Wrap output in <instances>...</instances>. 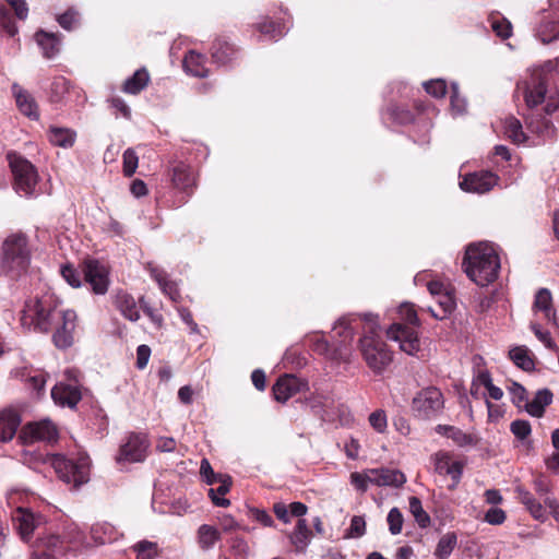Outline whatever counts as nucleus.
Instances as JSON below:
<instances>
[{
	"mask_svg": "<svg viewBox=\"0 0 559 559\" xmlns=\"http://www.w3.org/2000/svg\"><path fill=\"white\" fill-rule=\"evenodd\" d=\"M371 485L400 487L406 481L405 475L399 469L370 468Z\"/></svg>",
	"mask_w": 559,
	"mask_h": 559,
	"instance_id": "a211bd4d",
	"label": "nucleus"
},
{
	"mask_svg": "<svg viewBox=\"0 0 559 559\" xmlns=\"http://www.w3.org/2000/svg\"><path fill=\"white\" fill-rule=\"evenodd\" d=\"M304 383L301 380L293 374H285L281 377L273 385L274 399L277 402L285 403L293 395L299 392Z\"/></svg>",
	"mask_w": 559,
	"mask_h": 559,
	"instance_id": "dca6fc26",
	"label": "nucleus"
},
{
	"mask_svg": "<svg viewBox=\"0 0 559 559\" xmlns=\"http://www.w3.org/2000/svg\"><path fill=\"white\" fill-rule=\"evenodd\" d=\"M331 404V400L323 395H313L308 400V405L312 412L321 418H324L326 415V408H329Z\"/></svg>",
	"mask_w": 559,
	"mask_h": 559,
	"instance_id": "49530a36",
	"label": "nucleus"
},
{
	"mask_svg": "<svg viewBox=\"0 0 559 559\" xmlns=\"http://www.w3.org/2000/svg\"><path fill=\"white\" fill-rule=\"evenodd\" d=\"M535 35L543 44L559 40V21L555 20L552 14H549L540 21L535 29Z\"/></svg>",
	"mask_w": 559,
	"mask_h": 559,
	"instance_id": "b1692460",
	"label": "nucleus"
},
{
	"mask_svg": "<svg viewBox=\"0 0 559 559\" xmlns=\"http://www.w3.org/2000/svg\"><path fill=\"white\" fill-rule=\"evenodd\" d=\"M61 275L64 281L72 287L79 288L82 285L80 273L72 265L61 267Z\"/></svg>",
	"mask_w": 559,
	"mask_h": 559,
	"instance_id": "6e6d98bb",
	"label": "nucleus"
},
{
	"mask_svg": "<svg viewBox=\"0 0 559 559\" xmlns=\"http://www.w3.org/2000/svg\"><path fill=\"white\" fill-rule=\"evenodd\" d=\"M552 393L548 389L538 390L531 402H526L524 407L526 412L534 417H542L545 412V407L551 404Z\"/></svg>",
	"mask_w": 559,
	"mask_h": 559,
	"instance_id": "bb28decb",
	"label": "nucleus"
},
{
	"mask_svg": "<svg viewBox=\"0 0 559 559\" xmlns=\"http://www.w3.org/2000/svg\"><path fill=\"white\" fill-rule=\"evenodd\" d=\"M359 349L367 366L377 374L382 373L392 362L393 354L385 342L371 333L364 335L359 341Z\"/></svg>",
	"mask_w": 559,
	"mask_h": 559,
	"instance_id": "39448f33",
	"label": "nucleus"
},
{
	"mask_svg": "<svg viewBox=\"0 0 559 559\" xmlns=\"http://www.w3.org/2000/svg\"><path fill=\"white\" fill-rule=\"evenodd\" d=\"M51 464L59 478L67 484H73L75 488L90 479V459L86 455H81L75 461L55 455Z\"/></svg>",
	"mask_w": 559,
	"mask_h": 559,
	"instance_id": "423d86ee",
	"label": "nucleus"
},
{
	"mask_svg": "<svg viewBox=\"0 0 559 559\" xmlns=\"http://www.w3.org/2000/svg\"><path fill=\"white\" fill-rule=\"evenodd\" d=\"M527 126L532 132L544 139H551L555 136L556 129L551 121L546 117L537 116L536 118H531Z\"/></svg>",
	"mask_w": 559,
	"mask_h": 559,
	"instance_id": "c9c22d12",
	"label": "nucleus"
},
{
	"mask_svg": "<svg viewBox=\"0 0 559 559\" xmlns=\"http://www.w3.org/2000/svg\"><path fill=\"white\" fill-rule=\"evenodd\" d=\"M35 40L41 48L43 56L45 58L51 59L59 52L60 39L56 34L40 29L35 34Z\"/></svg>",
	"mask_w": 559,
	"mask_h": 559,
	"instance_id": "a878e982",
	"label": "nucleus"
},
{
	"mask_svg": "<svg viewBox=\"0 0 559 559\" xmlns=\"http://www.w3.org/2000/svg\"><path fill=\"white\" fill-rule=\"evenodd\" d=\"M8 4L14 10L20 20H25L28 15V7L25 0H7Z\"/></svg>",
	"mask_w": 559,
	"mask_h": 559,
	"instance_id": "338daca9",
	"label": "nucleus"
},
{
	"mask_svg": "<svg viewBox=\"0 0 559 559\" xmlns=\"http://www.w3.org/2000/svg\"><path fill=\"white\" fill-rule=\"evenodd\" d=\"M204 62L205 58L203 55L189 51L183 59V68L188 73L194 76L204 78L207 74Z\"/></svg>",
	"mask_w": 559,
	"mask_h": 559,
	"instance_id": "7c9ffc66",
	"label": "nucleus"
},
{
	"mask_svg": "<svg viewBox=\"0 0 559 559\" xmlns=\"http://www.w3.org/2000/svg\"><path fill=\"white\" fill-rule=\"evenodd\" d=\"M147 270L151 276L156 281L162 292L167 295L173 301H178L180 294L178 290L177 283L168 280L167 273L152 263L147 264Z\"/></svg>",
	"mask_w": 559,
	"mask_h": 559,
	"instance_id": "aec40b11",
	"label": "nucleus"
},
{
	"mask_svg": "<svg viewBox=\"0 0 559 559\" xmlns=\"http://www.w3.org/2000/svg\"><path fill=\"white\" fill-rule=\"evenodd\" d=\"M12 94L19 110L31 119H38L39 111L35 98L17 83L12 84Z\"/></svg>",
	"mask_w": 559,
	"mask_h": 559,
	"instance_id": "f3484780",
	"label": "nucleus"
},
{
	"mask_svg": "<svg viewBox=\"0 0 559 559\" xmlns=\"http://www.w3.org/2000/svg\"><path fill=\"white\" fill-rule=\"evenodd\" d=\"M510 359L514 365L524 371L534 369V360L528 355V349L525 346H515L509 350Z\"/></svg>",
	"mask_w": 559,
	"mask_h": 559,
	"instance_id": "4c0bfd02",
	"label": "nucleus"
},
{
	"mask_svg": "<svg viewBox=\"0 0 559 559\" xmlns=\"http://www.w3.org/2000/svg\"><path fill=\"white\" fill-rule=\"evenodd\" d=\"M350 483L352 485L359 491L365 492L368 489V486L371 485V475L370 469H367L362 473L354 472L350 474Z\"/></svg>",
	"mask_w": 559,
	"mask_h": 559,
	"instance_id": "8fccbe9b",
	"label": "nucleus"
},
{
	"mask_svg": "<svg viewBox=\"0 0 559 559\" xmlns=\"http://www.w3.org/2000/svg\"><path fill=\"white\" fill-rule=\"evenodd\" d=\"M426 92L436 98L443 97L447 93L445 81L441 79L431 80L424 83Z\"/></svg>",
	"mask_w": 559,
	"mask_h": 559,
	"instance_id": "864d4df0",
	"label": "nucleus"
},
{
	"mask_svg": "<svg viewBox=\"0 0 559 559\" xmlns=\"http://www.w3.org/2000/svg\"><path fill=\"white\" fill-rule=\"evenodd\" d=\"M51 144L60 147H71L75 141V133L68 128L51 127L48 132Z\"/></svg>",
	"mask_w": 559,
	"mask_h": 559,
	"instance_id": "2f4dec72",
	"label": "nucleus"
},
{
	"mask_svg": "<svg viewBox=\"0 0 559 559\" xmlns=\"http://www.w3.org/2000/svg\"><path fill=\"white\" fill-rule=\"evenodd\" d=\"M531 329L535 336L547 347L552 348L555 343L550 336V333L548 331H544L539 324L532 323Z\"/></svg>",
	"mask_w": 559,
	"mask_h": 559,
	"instance_id": "0e129e2a",
	"label": "nucleus"
},
{
	"mask_svg": "<svg viewBox=\"0 0 559 559\" xmlns=\"http://www.w3.org/2000/svg\"><path fill=\"white\" fill-rule=\"evenodd\" d=\"M138 559H154L158 556V546L156 543L142 540L133 546Z\"/></svg>",
	"mask_w": 559,
	"mask_h": 559,
	"instance_id": "c03bdc74",
	"label": "nucleus"
},
{
	"mask_svg": "<svg viewBox=\"0 0 559 559\" xmlns=\"http://www.w3.org/2000/svg\"><path fill=\"white\" fill-rule=\"evenodd\" d=\"M139 157L132 148H128L123 153V174L131 177L138 168Z\"/></svg>",
	"mask_w": 559,
	"mask_h": 559,
	"instance_id": "3c124183",
	"label": "nucleus"
},
{
	"mask_svg": "<svg viewBox=\"0 0 559 559\" xmlns=\"http://www.w3.org/2000/svg\"><path fill=\"white\" fill-rule=\"evenodd\" d=\"M63 539L59 535H55L51 533L43 534L38 536L36 540L33 543V550H37L38 554L47 552V551H57L61 550L63 547Z\"/></svg>",
	"mask_w": 559,
	"mask_h": 559,
	"instance_id": "c85d7f7f",
	"label": "nucleus"
},
{
	"mask_svg": "<svg viewBox=\"0 0 559 559\" xmlns=\"http://www.w3.org/2000/svg\"><path fill=\"white\" fill-rule=\"evenodd\" d=\"M58 23L62 28L71 31L79 24V14L73 10H69L58 17Z\"/></svg>",
	"mask_w": 559,
	"mask_h": 559,
	"instance_id": "052dcab7",
	"label": "nucleus"
},
{
	"mask_svg": "<svg viewBox=\"0 0 559 559\" xmlns=\"http://www.w3.org/2000/svg\"><path fill=\"white\" fill-rule=\"evenodd\" d=\"M544 506L550 510L552 518L559 523V501L555 497L546 496Z\"/></svg>",
	"mask_w": 559,
	"mask_h": 559,
	"instance_id": "774afa93",
	"label": "nucleus"
},
{
	"mask_svg": "<svg viewBox=\"0 0 559 559\" xmlns=\"http://www.w3.org/2000/svg\"><path fill=\"white\" fill-rule=\"evenodd\" d=\"M366 522L361 516H353L350 521L349 534L352 537H360L365 534Z\"/></svg>",
	"mask_w": 559,
	"mask_h": 559,
	"instance_id": "69168bd1",
	"label": "nucleus"
},
{
	"mask_svg": "<svg viewBox=\"0 0 559 559\" xmlns=\"http://www.w3.org/2000/svg\"><path fill=\"white\" fill-rule=\"evenodd\" d=\"M12 519L24 540L28 539L40 522L39 518L35 516L34 513L24 508H17L14 511Z\"/></svg>",
	"mask_w": 559,
	"mask_h": 559,
	"instance_id": "6ab92c4d",
	"label": "nucleus"
},
{
	"mask_svg": "<svg viewBox=\"0 0 559 559\" xmlns=\"http://www.w3.org/2000/svg\"><path fill=\"white\" fill-rule=\"evenodd\" d=\"M311 537V531L308 527L306 520L299 519L294 533L290 535V542L295 545L297 550H305Z\"/></svg>",
	"mask_w": 559,
	"mask_h": 559,
	"instance_id": "e433bc0d",
	"label": "nucleus"
},
{
	"mask_svg": "<svg viewBox=\"0 0 559 559\" xmlns=\"http://www.w3.org/2000/svg\"><path fill=\"white\" fill-rule=\"evenodd\" d=\"M457 544L456 534L453 532L444 534L438 542L435 550L437 559H448Z\"/></svg>",
	"mask_w": 559,
	"mask_h": 559,
	"instance_id": "ea45409f",
	"label": "nucleus"
},
{
	"mask_svg": "<svg viewBox=\"0 0 559 559\" xmlns=\"http://www.w3.org/2000/svg\"><path fill=\"white\" fill-rule=\"evenodd\" d=\"M548 74L550 72L544 70L543 64L533 70L531 81L525 87V102L528 107H536L545 100Z\"/></svg>",
	"mask_w": 559,
	"mask_h": 559,
	"instance_id": "f8f14e48",
	"label": "nucleus"
},
{
	"mask_svg": "<svg viewBox=\"0 0 559 559\" xmlns=\"http://www.w3.org/2000/svg\"><path fill=\"white\" fill-rule=\"evenodd\" d=\"M463 265L466 275L478 286L485 287L498 278L500 259L491 243H472L466 249Z\"/></svg>",
	"mask_w": 559,
	"mask_h": 559,
	"instance_id": "f03ea898",
	"label": "nucleus"
},
{
	"mask_svg": "<svg viewBox=\"0 0 559 559\" xmlns=\"http://www.w3.org/2000/svg\"><path fill=\"white\" fill-rule=\"evenodd\" d=\"M2 272L10 277H19L25 273L31 263V249L27 237L16 233L10 235L2 245Z\"/></svg>",
	"mask_w": 559,
	"mask_h": 559,
	"instance_id": "20e7f679",
	"label": "nucleus"
},
{
	"mask_svg": "<svg viewBox=\"0 0 559 559\" xmlns=\"http://www.w3.org/2000/svg\"><path fill=\"white\" fill-rule=\"evenodd\" d=\"M170 179L174 187L183 192H188L194 186L192 169L183 163H179L173 167Z\"/></svg>",
	"mask_w": 559,
	"mask_h": 559,
	"instance_id": "4be33fe9",
	"label": "nucleus"
},
{
	"mask_svg": "<svg viewBox=\"0 0 559 559\" xmlns=\"http://www.w3.org/2000/svg\"><path fill=\"white\" fill-rule=\"evenodd\" d=\"M509 392L511 394L512 402L518 407H521L523 403L525 404L527 402L526 401V390L520 383L512 382L511 385L509 386Z\"/></svg>",
	"mask_w": 559,
	"mask_h": 559,
	"instance_id": "13d9d810",
	"label": "nucleus"
},
{
	"mask_svg": "<svg viewBox=\"0 0 559 559\" xmlns=\"http://www.w3.org/2000/svg\"><path fill=\"white\" fill-rule=\"evenodd\" d=\"M84 281L95 295H105L110 285L109 269L96 259H86L82 263Z\"/></svg>",
	"mask_w": 559,
	"mask_h": 559,
	"instance_id": "9d476101",
	"label": "nucleus"
},
{
	"mask_svg": "<svg viewBox=\"0 0 559 559\" xmlns=\"http://www.w3.org/2000/svg\"><path fill=\"white\" fill-rule=\"evenodd\" d=\"M148 440L144 435L131 433L127 441L120 447L118 462L138 463L143 462L147 454Z\"/></svg>",
	"mask_w": 559,
	"mask_h": 559,
	"instance_id": "9b49d317",
	"label": "nucleus"
},
{
	"mask_svg": "<svg viewBox=\"0 0 559 559\" xmlns=\"http://www.w3.org/2000/svg\"><path fill=\"white\" fill-rule=\"evenodd\" d=\"M492 31L502 39H507L512 35L511 22L500 14H491L489 17Z\"/></svg>",
	"mask_w": 559,
	"mask_h": 559,
	"instance_id": "79ce46f5",
	"label": "nucleus"
},
{
	"mask_svg": "<svg viewBox=\"0 0 559 559\" xmlns=\"http://www.w3.org/2000/svg\"><path fill=\"white\" fill-rule=\"evenodd\" d=\"M0 26L7 32L9 36L13 37L17 33V27L12 16L3 5L0 7Z\"/></svg>",
	"mask_w": 559,
	"mask_h": 559,
	"instance_id": "5fc2aeb1",
	"label": "nucleus"
},
{
	"mask_svg": "<svg viewBox=\"0 0 559 559\" xmlns=\"http://www.w3.org/2000/svg\"><path fill=\"white\" fill-rule=\"evenodd\" d=\"M409 512L420 527L425 528L430 524L428 513L423 509L420 499L415 496L409 498Z\"/></svg>",
	"mask_w": 559,
	"mask_h": 559,
	"instance_id": "37998d69",
	"label": "nucleus"
},
{
	"mask_svg": "<svg viewBox=\"0 0 559 559\" xmlns=\"http://www.w3.org/2000/svg\"><path fill=\"white\" fill-rule=\"evenodd\" d=\"M435 471L440 475H450L456 485L462 476L463 464L460 461H452L449 452L439 451L432 456Z\"/></svg>",
	"mask_w": 559,
	"mask_h": 559,
	"instance_id": "2eb2a0df",
	"label": "nucleus"
},
{
	"mask_svg": "<svg viewBox=\"0 0 559 559\" xmlns=\"http://www.w3.org/2000/svg\"><path fill=\"white\" fill-rule=\"evenodd\" d=\"M436 431L451 439L459 447H466L474 444V439L471 435L465 433L460 428L449 425H438Z\"/></svg>",
	"mask_w": 559,
	"mask_h": 559,
	"instance_id": "cd10ccee",
	"label": "nucleus"
},
{
	"mask_svg": "<svg viewBox=\"0 0 559 559\" xmlns=\"http://www.w3.org/2000/svg\"><path fill=\"white\" fill-rule=\"evenodd\" d=\"M401 321L394 322L386 331L390 340L400 344V349L407 355L415 356L420 349V341L416 328L419 325L417 313L412 304H402L399 307Z\"/></svg>",
	"mask_w": 559,
	"mask_h": 559,
	"instance_id": "7ed1b4c3",
	"label": "nucleus"
},
{
	"mask_svg": "<svg viewBox=\"0 0 559 559\" xmlns=\"http://www.w3.org/2000/svg\"><path fill=\"white\" fill-rule=\"evenodd\" d=\"M114 304L120 313L128 320L135 322L140 319V311L135 299L129 293L120 289L115 294Z\"/></svg>",
	"mask_w": 559,
	"mask_h": 559,
	"instance_id": "412c9836",
	"label": "nucleus"
},
{
	"mask_svg": "<svg viewBox=\"0 0 559 559\" xmlns=\"http://www.w3.org/2000/svg\"><path fill=\"white\" fill-rule=\"evenodd\" d=\"M386 521L389 524V531L392 535H397L402 532L404 519L399 508H392L389 511Z\"/></svg>",
	"mask_w": 559,
	"mask_h": 559,
	"instance_id": "09e8293b",
	"label": "nucleus"
},
{
	"mask_svg": "<svg viewBox=\"0 0 559 559\" xmlns=\"http://www.w3.org/2000/svg\"><path fill=\"white\" fill-rule=\"evenodd\" d=\"M76 320V312L61 308V300L51 292L27 299L21 317L28 329L45 333L53 329L52 342L60 349L73 345Z\"/></svg>",
	"mask_w": 559,
	"mask_h": 559,
	"instance_id": "f257e3e1",
	"label": "nucleus"
},
{
	"mask_svg": "<svg viewBox=\"0 0 559 559\" xmlns=\"http://www.w3.org/2000/svg\"><path fill=\"white\" fill-rule=\"evenodd\" d=\"M198 537L201 548L210 549L219 539V532L214 526L203 524L198 530Z\"/></svg>",
	"mask_w": 559,
	"mask_h": 559,
	"instance_id": "a19ab883",
	"label": "nucleus"
},
{
	"mask_svg": "<svg viewBox=\"0 0 559 559\" xmlns=\"http://www.w3.org/2000/svg\"><path fill=\"white\" fill-rule=\"evenodd\" d=\"M510 429L512 433L520 440L526 439L532 431L530 423L523 419L512 421Z\"/></svg>",
	"mask_w": 559,
	"mask_h": 559,
	"instance_id": "4d7b16f0",
	"label": "nucleus"
},
{
	"mask_svg": "<svg viewBox=\"0 0 559 559\" xmlns=\"http://www.w3.org/2000/svg\"><path fill=\"white\" fill-rule=\"evenodd\" d=\"M506 518V512L499 508H490L485 514V521L491 525L502 524Z\"/></svg>",
	"mask_w": 559,
	"mask_h": 559,
	"instance_id": "680f3d73",
	"label": "nucleus"
},
{
	"mask_svg": "<svg viewBox=\"0 0 559 559\" xmlns=\"http://www.w3.org/2000/svg\"><path fill=\"white\" fill-rule=\"evenodd\" d=\"M515 491L518 493L520 502L526 507L530 514L535 520L544 523L547 520L545 507L539 501H537L530 491H527L523 487H516Z\"/></svg>",
	"mask_w": 559,
	"mask_h": 559,
	"instance_id": "5701e85b",
	"label": "nucleus"
},
{
	"mask_svg": "<svg viewBox=\"0 0 559 559\" xmlns=\"http://www.w3.org/2000/svg\"><path fill=\"white\" fill-rule=\"evenodd\" d=\"M236 55V49L226 40H216L212 47V58L217 64L224 66Z\"/></svg>",
	"mask_w": 559,
	"mask_h": 559,
	"instance_id": "f704fd0d",
	"label": "nucleus"
},
{
	"mask_svg": "<svg viewBox=\"0 0 559 559\" xmlns=\"http://www.w3.org/2000/svg\"><path fill=\"white\" fill-rule=\"evenodd\" d=\"M79 371L67 369L64 381L58 382L51 390V397L57 405L73 408L81 401L82 394L79 385Z\"/></svg>",
	"mask_w": 559,
	"mask_h": 559,
	"instance_id": "1a4fd4ad",
	"label": "nucleus"
},
{
	"mask_svg": "<svg viewBox=\"0 0 559 559\" xmlns=\"http://www.w3.org/2000/svg\"><path fill=\"white\" fill-rule=\"evenodd\" d=\"M25 382L37 393H40L46 384V374L44 371H27L22 376Z\"/></svg>",
	"mask_w": 559,
	"mask_h": 559,
	"instance_id": "a18cd8bd",
	"label": "nucleus"
},
{
	"mask_svg": "<svg viewBox=\"0 0 559 559\" xmlns=\"http://www.w3.org/2000/svg\"><path fill=\"white\" fill-rule=\"evenodd\" d=\"M62 539H63V543H69V544L81 543L83 539L82 532L79 530V527L75 524H71V525L67 526V528L63 533Z\"/></svg>",
	"mask_w": 559,
	"mask_h": 559,
	"instance_id": "e2e57ef3",
	"label": "nucleus"
},
{
	"mask_svg": "<svg viewBox=\"0 0 559 559\" xmlns=\"http://www.w3.org/2000/svg\"><path fill=\"white\" fill-rule=\"evenodd\" d=\"M369 425L378 433H384L388 429V418L383 409H376L368 417Z\"/></svg>",
	"mask_w": 559,
	"mask_h": 559,
	"instance_id": "de8ad7c7",
	"label": "nucleus"
},
{
	"mask_svg": "<svg viewBox=\"0 0 559 559\" xmlns=\"http://www.w3.org/2000/svg\"><path fill=\"white\" fill-rule=\"evenodd\" d=\"M8 159L14 176L16 192L25 197L33 195L38 178L34 166L28 160L14 153H9Z\"/></svg>",
	"mask_w": 559,
	"mask_h": 559,
	"instance_id": "6e6552de",
	"label": "nucleus"
},
{
	"mask_svg": "<svg viewBox=\"0 0 559 559\" xmlns=\"http://www.w3.org/2000/svg\"><path fill=\"white\" fill-rule=\"evenodd\" d=\"M258 29L261 34L269 36L271 39H278L284 35L283 28L271 21L262 22L258 25Z\"/></svg>",
	"mask_w": 559,
	"mask_h": 559,
	"instance_id": "603ef678",
	"label": "nucleus"
},
{
	"mask_svg": "<svg viewBox=\"0 0 559 559\" xmlns=\"http://www.w3.org/2000/svg\"><path fill=\"white\" fill-rule=\"evenodd\" d=\"M534 309L540 310L544 312L545 318L548 321L555 323L556 321V311L552 308V296L549 289L540 288L536 295L534 300Z\"/></svg>",
	"mask_w": 559,
	"mask_h": 559,
	"instance_id": "c756f323",
	"label": "nucleus"
},
{
	"mask_svg": "<svg viewBox=\"0 0 559 559\" xmlns=\"http://www.w3.org/2000/svg\"><path fill=\"white\" fill-rule=\"evenodd\" d=\"M444 408L442 392L436 386H427L416 393L412 401V409L420 419H432Z\"/></svg>",
	"mask_w": 559,
	"mask_h": 559,
	"instance_id": "0eeeda50",
	"label": "nucleus"
},
{
	"mask_svg": "<svg viewBox=\"0 0 559 559\" xmlns=\"http://www.w3.org/2000/svg\"><path fill=\"white\" fill-rule=\"evenodd\" d=\"M21 419L14 411L0 413V442L11 440L20 426Z\"/></svg>",
	"mask_w": 559,
	"mask_h": 559,
	"instance_id": "393cba45",
	"label": "nucleus"
},
{
	"mask_svg": "<svg viewBox=\"0 0 559 559\" xmlns=\"http://www.w3.org/2000/svg\"><path fill=\"white\" fill-rule=\"evenodd\" d=\"M450 98L452 111L456 115L463 114L466 109V102L459 94V88L456 84H452V93Z\"/></svg>",
	"mask_w": 559,
	"mask_h": 559,
	"instance_id": "bf43d9fd",
	"label": "nucleus"
},
{
	"mask_svg": "<svg viewBox=\"0 0 559 559\" xmlns=\"http://www.w3.org/2000/svg\"><path fill=\"white\" fill-rule=\"evenodd\" d=\"M436 300L441 311H435L432 308L429 309L436 319L443 320L455 309L456 304L453 289L451 287L438 296Z\"/></svg>",
	"mask_w": 559,
	"mask_h": 559,
	"instance_id": "473e14b6",
	"label": "nucleus"
},
{
	"mask_svg": "<svg viewBox=\"0 0 559 559\" xmlns=\"http://www.w3.org/2000/svg\"><path fill=\"white\" fill-rule=\"evenodd\" d=\"M504 134L515 144H522L526 141L520 120L514 117L506 118L503 122Z\"/></svg>",
	"mask_w": 559,
	"mask_h": 559,
	"instance_id": "58836bf2",
	"label": "nucleus"
},
{
	"mask_svg": "<svg viewBox=\"0 0 559 559\" xmlns=\"http://www.w3.org/2000/svg\"><path fill=\"white\" fill-rule=\"evenodd\" d=\"M498 176L490 171L474 173L467 175L460 187L466 192L486 193L490 191L498 182Z\"/></svg>",
	"mask_w": 559,
	"mask_h": 559,
	"instance_id": "4468645a",
	"label": "nucleus"
},
{
	"mask_svg": "<svg viewBox=\"0 0 559 559\" xmlns=\"http://www.w3.org/2000/svg\"><path fill=\"white\" fill-rule=\"evenodd\" d=\"M58 437L56 426L48 419L29 423L24 426L19 438L24 443H33L36 441H55Z\"/></svg>",
	"mask_w": 559,
	"mask_h": 559,
	"instance_id": "ddd939ff",
	"label": "nucleus"
},
{
	"mask_svg": "<svg viewBox=\"0 0 559 559\" xmlns=\"http://www.w3.org/2000/svg\"><path fill=\"white\" fill-rule=\"evenodd\" d=\"M150 81V75L145 69H140L134 72V74L127 79L122 91L128 94H139L142 90H144Z\"/></svg>",
	"mask_w": 559,
	"mask_h": 559,
	"instance_id": "72a5a7b5",
	"label": "nucleus"
}]
</instances>
